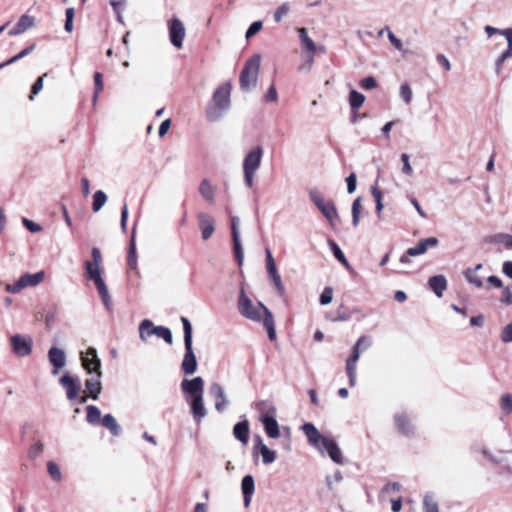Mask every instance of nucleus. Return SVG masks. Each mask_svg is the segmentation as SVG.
Masks as SVG:
<instances>
[{
  "mask_svg": "<svg viewBox=\"0 0 512 512\" xmlns=\"http://www.w3.org/2000/svg\"><path fill=\"white\" fill-rule=\"evenodd\" d=\"M12 351L20 356L26 357L32 351L33 340L29 335L15 334L10 338Z\"/></svg>",
  "mask_w": 512,
  "mask_h": 512,
  "instance_id": "ddd939ff",
  "label": "nucleus"
},
{
  "mask_svg": "<svg viewBox=\"0 0 512 512\" xmlns=\"http://www.w3.org/2000/svg\"><path fill=\"white\" fill-rule=\"evenodd\" d=\"M394 419H395L397 429L401 433H403L405 435H409L413 432L412 425L406 415L396 414Z\"/></svg>",
  "mask_w": 512,
  "mask_h": 512,
  "instance_id": "72a5a7b5",
  "label": "nucleus"
},
{
  "mask_svg": "<svg viewBox=\"0 0 512 512\" xmlns=\"http://www.w3.org/2000/svg\"><path fill=\"white\" fill-rule=\"evenodd\" d=\"M387 30V36H388V39L389 41L391 42V44L398 50V51H403V43L400 39H398L395 34L389 29V28H386Z\"/></svg>",
  "mask_w": 512,
  "mask_h": 512,
  "instance_id": "4d7b16f0",
  "label": "nucleus"
},
{
  "mask_svg": "<svg viewBox=\"0 0 512 512\" xmlns=\"http://www.w3.org/2000/svg\"><path fill=\"white\" fill-rule=\"evenodd\" d=\"M362 210V203H361V197H357L353 203L351 208L352 213V225L353 227H358L360 223V214Z\"/></svg>",
  "mask_w": 512,
  "mask_h": 512,
  "instance_id": "c9c22d12",
  "label": "nucleus"
},
{
  "mask_svg": "<svg viewBox=\"0 0 512 512\" xmlns=\"http://www.w3.org/2000/svg\"><path fill=\"white\" fill-rule=\"evenodd\" d=\"M400 98L405 104H410L413 99V92L408 83H402L399 88Z\"/></svg>",
  "mask_w": 512,
  "mask_h": 512,
  "instance_id": "ea45409f",
  "label": "nucleus"
},
{
  "mask_svg": "<svg viewBox=\"0 0 512 512\" xmlns=\"http://www.w3.org/2000/svg\"><path fill=\"white\" fill-rule=\"evenodd\" d=\"M45 76H47V74H44L41 77H39L33 84L32 89H31V94L29 96L30 100H33L34 95L38 94L43 89V79Z\"/></svg>",
  "mask_w": 512,
  "mask_h": 512,
  "instance_id": "6e6d98bb",
  "label": "nucleus"
},
{
  "mask_svg": "<svg viewBox=\"0 0 512 512\" xmlns=\"http://www.w3.org/2000/svg\"><path fill=\"white\" fill-rule=\"evenodd\" d=\"M424 512H439L438 504L430 494L424 497Z\"/></svg>",
  "mask_w": 512,
  "mask_h": 512,
  "instance_id": "a18cd8bd",
  "label": "nucleus"
},
{
  "mask_svg": "<svg viewBox=\"0 0 512 512\" xmlns=\"http://www.w3.org/2000/svg\"><path fill=\"white\" fill-rule=\"evenodd\" d=\"M184 330L185 354L181 363L183 372L187 375L194 374L197 370V360L192 348V325L186 317H181Z\"/></svg>",
  "mask_w": 512,
  "mask_h": 512,
  "instance_id": "20e7f679",
  "label": "nucleus"
},
{
  "mask_svg": "<svg viewBox=\"0 0 512 512\" xmlns=\"http://www.w3.org/2000/svg\"><path fill=\"white\" fill-rule=\"evenodd\" d=\"M428 285L437 297H442L447 288V280L443 275L432 276L428 280Z\"/></svg>",
  "mask_w": 512,
  "mask_h": 512,
  "instance_id": "bb28decb",
  "label": "nucleus"
},
{
  "mask_svg": "<svg viewBox=\"0 0 512 512\" xmlns=\"http://www.w3.org/2000/svg\"><path fill=\"white\" fill-rule=\"evenodd\" d=\"M81 361L83 367L87 370L88 373H96L98 377L102 376V372L100 370L101 361L97 356V351L95 348L90 347L85 353L82 352Z\"/></svg>",
  "mask_w": 512,
  "mask_h": 512,
  "instance_id": "2eb2a0df",
  "label": "nucleus"
},
{
  "mask_svg": "<svg viewBox=\"0 0 512 512\" xmlns=\"http://www.w3.org/2000/svg\"><path fill=\"white\" fill-rule=\"evenodd\" d=\"M48 359L53 366L52 374L57 375L59 370L66 365V354L63 349L52 347L48 351Z\"/></svg>",
  "mask_w": 512,
  "mask_h": 512,
  "instance_id": "412c9836",
  "label": "nucleus"
},
{
  "mask_svg": "<svg viewBox=\"0 0 512 512\" xmlns=\"http://www.w3.org/2000/svg\"><path fill=\"white\" fill-rule=\"evenodd\" d=\"M100 378L101 377H98V375H96V378H90L85 381V387L86 390L89 392V397H91L94 400L98 399L102 390Z\"/></svg>",
  "mask_w": 512,
  "mask_h": 512,
  "instance_id": "7c9ffc66",
  "label": "nucleus"
},
{
  "mask_svg": "<svg viewBox=\"0 0 512 512\" xmlns=\"http://www.w3.org/2000/svg\"><path fill=\"white\" fill-rule=\"evenodd\" d=\"M35 48V45L32 44L31 46L23 49L20 53H18L17 55L13 56L12 58H10L8 60V63H14L20 59H22L23 57L27 56L31 51H33Z\"/></svg>",
  "mask_w": 512,
  "mask_h": 512,
  "instance_id": "e2e57ef3",
  "label": "nucleus"
},
{
  "mask_svg": "<svg viewBox=\"0 0 512 512\" xmlns=\"http://www.w3.org/2000/svg\"><path fill=\"white\" fill-rule=\"evenodd\" d=\"M436 60L446 71L451 70V63L445 55L438 54Z\"/></svg>",
  "mask_w": 512,
  "mask_h": 512,
  "instance_id": "338daca9",
  "label": "nucleus"
},
{
  "mask_svg": "<svg viewBox=\"0 0 512 512\" xmlns=\"http://www.w3.org/2000/svg\"><path fill=\"white\" fill-rule=\"evenodd\" d=\"M216 187L208 179L202 180L199 186L200 195L210 204L215 202Z\"/></svg>",
  "mask_w": 512,
  "mask_h": 512,
  "instance_id": "c85d7f7f",
  "label": "nucleus"
},
{
  "mask_svg": "<svg viewBox=\"0 0 512 512\" xmlns=\"http://www.w3.org/2000/svg\"><path fill=\"white\" fill-rule=\"evenodd\" d=\"M299 39L304 47L310 55L308 56L307 61L304 64H301L298 69L299 71L308 72L310 71L313 62H314V54L316 52L317 46L315 42L309 37L307 29L306 28H299L297 30Z\"/></svg>",
  "mask_w": 512,
  "mask_h": 512,
  "instance_id": "f8f14e48",
  "label": "nucleus"
},
{
  "mask_svg": "<svg viewBox=\"0 0 512 512\" xmlns=\"http://www.w3.org/2000/svg\"><path fill=\"white\" fill-rule=\"evenodd\" d=\"M95 91L93 95V104H96L99 93L103 90V76L100 72L94 74Z\"/></svg>",
  "mask_w": 512,
  "mask_h": 512,
  "instance_id": "c03bdc74",
  "label": "nucleus"
},
{
  "mask_svg": "<svg viewBox=\"0 0 512 512\" xmlns=\"http://www.w3.org/2000/svg\"><path fill=\"white\" fill-rule=\"evenodd\" d=\"M465 274H466V278H467L469 283L475 285L476 287H481L482 286V280L475 273V271H473L472 269H468Z\"/></svg>",
  "mask_w": 512,
  "mask_h": 512,
  "instance_id": "603ef678",
  "label": "nucleus"
},
{
  "mask_svg": "<svg viewBox=\"0 0 512 512\" xmlns=\"http://www.w3.org/2000/svg\"><path fill=\"white\" fill-rule=\"evenodd\" d=\"M265 254H266V269H267L268 275L278 271L271 251L269 249H266Z\"/></svg>",
  "mask_w": 512,
  "mask_h": 512,
  "instance_id": "49530a36",
  "label": "nucleus"
},
{
  "mask_svg": "<svg viewBox=\"0 0 512 512\" xmlns=\"http://www.w3.org/2000/svg\"><path fill=\"white\" fill-rule=\"evenodd\" d=\"M501 35L506 38L508 48L495 61V70L497 75L500 74L502 65L505 60L512 58V28L502 30Z\"/></svg>",
  "mask_w": 512,
  "mask_h": 512,
  "instance_id": "4be33fe9",
  "label": "nucleus"
},
{
  "mask_svg": "<svg viewBox=\"0 0 512 512\" xmlns=\"http://www.w3.org/2000/svg\"><path fill=\"white\" fill-rule=\"evenodd\" d=\"M102 425L107 428L112 435L118 436L121 433V427L112 414H106L101 420Z\"/></svg>",
  "mask_w": 512,
  "mask_h": 512,
  "instance_id": "473e14b6",
  "label": "nucleus"
},
{
  "mask_svg": "<svg viewBox=\"0 0 512 512\" xmlns=\"http://www.w3.org/2000/svg\"><path fill=\"white\" fill-rule=\"evenodd\" d=\"M155 335L162 338L166 343L172 344L173 337L169 328L164 326H155L149 319L143 320L139 325V337L146 341L148 337Z\"/></svg>",
  "mask_w": 512,
  "mask_h": 512,
  "instance_id": "9d476101",
  "label": "nucleus"
},
{
  "mask_svg": "<svg viewBox=\"0 0 512 512\" xmlns=\"http://www.w3.org/2000/svg\"><path fill=\"white\" fill-rule=\"evenodd\" d=\"M59 382L66 390V396L69 400H74L78 397L81 386L77 378L65 374L60 378Z\"/></svg>",
  "mask_w": 512,
  "mask_h": 512,
  "instance_id": "aec40b11",
  "label": "nucleus"
},
{
  "mask_svg": "<svg viewBox=\"0 0 512 512\" xmlns=\"http://www.w3.org/2000/svg\"><path fill=\"white\" fill-rule=\"evenodd\" d=\"M86 411H87L86 419H87L88 423H90V424L99 423L100 417H101V412L98 407H96L94 405H89V406H87Z\"/></svg>",
  "mask_w": 512,
  "mask_h": 512,
  "instance_id": "58836bf2",
  "label": "nucleus"
},
{
  "mask_svg": "<svg viewBox=\"0 0 512 512\" xmlns=\"http://www.w3.org/2000/svg\"><path fill=\"white\" fill-rule=\"evenodd\" d=\"M264 99L266 102H277L278 100V93L276 91V88L272 85L267 90Z\"/></svg>",
  "mask_w": 512,
  "mask_h": 512,
  "instance_id": "0e129e2a",
  "label": "nucleus"
},
{
  "mask_svg": "<svg viewBox=\"0 0 512 512\" xmlns=\"http://www.w3.org/2000/svg\"><path fill=\"white\" fill-rule=\"evenodd\" d=\"M262 28V22L261 21H255L253 22L248 30L246 31V35L245 37L247 39L251 38L252 36H254L256 33H258Z\"/></svg>",
  "mask_w": 512,
  "mask_h": 512,
  "instance_id": "bf43d9fd",
  "label": "nucleus"
},
{
  "mask_svg": "<svg viewBox=\"0 0 512 512\" xmlns=\"http://www.w3.org/2000/svg\"><path fill=\"white\" fill-rule=\"evenodd\" d=\"M169 37L172 45L178 49L182 48L185 38V27L178 18H172L168 23Z\"/></svg>",
  "mask_w": 512,
  "mask_h": 512,
  "instance_id": "4468645a",
  "label": "nucleus"
},
{
  "mask_svg": "<svg viewBox=\"0 0 512 512\" xmlns=\"http://www.w3.org/2000/svg\"><path fill=\"white\" fill-rule=\"evenodd\" d=\"M262 155L263 149L260 146H257L253 150H251L244 158V182L248 188H251L254 184L255 173L260 168Z\"/></svg>",
  "mask_w": 512,
  "mask_h": 512,
  "instance_id": "6e6552de",
  "label": "nucleus"
},
{
  "mask_svg": "<svg viewBox=\"0 0 512 512\" xmlns=\"http://www.w3.org/2000/svg\"><path fill=\"white\" fill-rule=\"evenodd\" d=\"M233 434L244 445L248 442L249 437V423L247 420L238 422L233 428Z\"/></svg>",
  "mask_w": 512,
  "mask_h": 512,
  "instance_id": "c756f323",
  "label": "nucleus"
},
{
  "mask_svg": "<svg viewBox=\"0 0 512 512\" xmlns=\"http://www.w3.org/2000/svg\"><path fill=\"white\" fill-rule=\"evenodd\" d=\"M289 12L288 4H282L274 13V20L279 23L282 18Z\"/></svg>",
  "mask_w": 512,
  "mask_h": 512,
  "instance_id": "13d9d810",
  "label": "nucleus"
},
{
  "mask_svg": "<svg viewBox=\"0 0 512 512\" xmlns=\"http://www.w3.org/2000/svg\"><path fill=\"white\" fill-rule=\"evenodd\" d=\"M231 84L224 83L213 93L211 102L206 108V117L210 122L220 120L230 107Z\"/></svg>",
  "mask_w": 512,
  "mask_h": 512,
  "instance_id": "7ed1b4c3",
  "label": "nucleus"
},
{
  "mask_svg": "<svg viewBox=\"0 0 512 512\" xmlns=\"http://www.w3.org/2000/svg\"><path fill=\"white\" fill-rule=\"evenodd\" d=\"M239 218L237 216L231 217V232H232V239H233V246H234V253L236 257V261L239 265H242L244 260V251L240 239V232H239Z\"/></svg>",
  "mask_w": 512,
  "mask_h": 512,
  "instance_id": "dca6fc26",
  "label": "nucleus"
},
{
  "mask_svg": "<svg viewBox=\"0 0 512 512\" xmlns=\"http://www.w3.org/2000/svg\"><path fill=\"white\" fill-rule=\"evenodd\" d=\"M501 339L504 343L512 342V320L511 323L504 327L501 334Z\"/></svg>",
  "mask_w": 512,
  "mask_h": 512,
  "instance_id": "680f3d73",
  "label": "nucleus"
},
{
  "mask_svg": "<svg viewBox=\"0 0 512 512\" xmlns=\"http://www.w3.org/2000/svg\"><path fill=\"white\" fill-rule=\"evenodd\" d=\"M42 451H43V444L38 442L30 448L29 455L31 458H36L37 456H39L42 453Z\"/></svg>",
  "mask_w": 512,
  "mask_h": 512,
  "instance_id": "774afa93",
  "label": "nucleus"
},
{
  "mask_svg": "<svg viewBox=\"0 0 512 512\" xmlns=\"http://www.w3.org/2000/svg\"><path fill=\"white\" fill-rule=\"evenodd\" d=\"M269 277L272 281V283L274 284L275 286V289L277 291V293L279 294V296H284L285 295V287L282 283V280H281V276L279 274L278 271L274 272V273H271L269 274Z\"/></svg>",
  "mask_w": 512,
  "mask_h": 512,
  "instance_id": "79ce46f5",
  "label": "nucleus"
},
{
  "mask_svg": "<svg viewBox=\"0 0 512 512\" xmlns=\"http://www.w3.org/2000/svg\"><path fill=\"white\" fill-rule=\"evenodd\" d=\"M333 299V290L330 287L324 288L320 295V303L321 305H328L332 302Z\"/></svg>",
  "mask_w": 512,
  "mask_h": 512,
  "instance_id": "09e8293b",
  "label": "nucleus"
},
{
  "mask_svg": "<svg viewBox=\"0 0 512 512\" xmlns=\"http://www.w3.org/2000/svg\"><path fill=\"white\" fill-rule=\"evenodd\" d=\"M492 244L503 245L507 249H512V235L506 233H498L486 239Z\"/></svg>",
  "mask_w": 512,
  "mask_h": 512,
  "instance_id": "2f4dec72",
  "label": "nucleus"
},
{
  "mask_svg": "<svg viewBox=\"0 0 512 512\" xmlns=\"http://www.w3.org/2000/svg\"><path fill=\"white\" fill-rule=\"evenodd\" d=\"M198 225L202 233L203 240H208L214 233V219L208 213L200 212L198 214Z\"/></svg>",
  "mask_w": 512,
  "mask_h": 512,
  "instance_id": "5701e85b",
  "label": "nucleus"
},
{
  "mask_svg": "<svg viewBox=\"0 0 512 512\" xmlns=\"http://www.w3.org/2000/svg\"><path fill=\"white\" fill-rule=\"evenodd\" d=\"M107 202V195L102 190H98L93 195L92 209L94 212L100 211Z\"/></svg>",
  "mask_w": 512,
  "mask_h": 512,
  "instance_id": "e433bc0d",
  "label": "nucleus"
},
{
  "mask_svg": "<svg viewBox=\"0 0 512 512\" xmlns=\"http://www.w3.org/2000/svg\"><path fill=\"white\" fill-rule=\"evenodd\" d=\"M261 56L253 55L249 58L240 74V86L244 90H251L257 84L258 74L260 70Z\"/></svg>",
  "mask_w": 512,
  "mask_h": 512,
  "instance_id": "0eeeda50",
  "label": "nucleus"
},
{
  "mask_svg": "<svg viewBox=\"0 0 512 512\" xmlns=\"http://www.w3.org/2000/svg\"><path fill=\"white\" fill-rule=\"evenodd\" d=\"M241 491L243 494V503L246 508L251 504L255 492V481L252 475H246L241 481Z\"/></svg>",
  "mask_w": 512,
  "mask_h": 512,
  "instance_id": "b1692460",
  "label": "nucleus"
},
{
  "mask_svg": "<svg viewBox=\"0 0 512 512\" xmlns=\"http://www.w3.org/2000/svg\"><path fill=\"white\" fill-rule=\"evenodd\" d=\"M44 279V272L40 271L34 274L25 273L15 283L7 284L5 290L8 293L17 294L25 288L35 287Z\"/></svg>",
  "mask_w": 512,
  "mask_h": 512,
  "instance_id": "9b49d317",
  "label": "nucleus"
},
{
  "mask_svg": "<svg viewBox=\"0 0 512 512\" xmlns=\"http://www.w3.org/2000/svg\"><path fill=\"white\" fill-rule=\"evenodd\" d=\"M302 430L306 435L309 444L315 447L321 454H323L321 444H323V439H326L327 436L320 434L318 429L312 423H305L302 426Z\"/></svg>",
  "mask_w": 512,
  "mask_h": 512,
  "instance_id": "a211bd4d",
  "label": "nucleus"
},
{
  "mask_svg": "<svg viewBox=\"0 0 512 512\" xmlns=\"http://www.w3.org/2000/svg\"><path fill=\"white\" fill-rule=\"evenodd\" d=\"M255 448L259 449L264 464L268 465L275 461L276 452L269 449V447L262 442V439L260 437L256 439Z\"/></svg>",
  "mask_w": 512,
  "mask_h": 512,
  "instance_id": "cd10ccee",
  "label": "nucleus"
},
{
  "mask_svg": "<svg viewBox=\"0 0 512 512\" xmlns=\"http://www.w3.org/2000/svg\"><path fill=\"white\" fill-rule=\"evenodd\" d=\"M309 197L330 226L334 228L336 221L339 219V214L333 200L326 199L317 189H311Z\"/></svg>",
  "mask_w": 512,
  "mask_h": 512,
  "instance_id": "423d86ee",
  "label": "nucleus"
},
{
  "mask_svg": "<svg viewBox=\"0 0 512 512\" xmlns=\"http://www.w3.org/2000/svg\"><path fill=\"white\" fill-rule=\"evenodd\" d=\"M65 16L66 20L64 29L66 32L71 33L73 31L74 8H68L65 12Z\"/></svg>",
  "mask_w": 512,
  "mask_h": 512,
  "instance_id": "de8ad7c7",
  "label": "nucleus"
},
{
  "mask_svg": "<svg viewBox=\"0 0 512 512\" xmlns=\"http://www.w3.org/2000/svg\"><path fill=\"white\" fill-rule=\"evenodd\" d=\"M348 102L351 110L355 112L365 102V96L362 93L352 89L349 93Z\"/></svg>",
  "mask_w": 512,
  "mask_h": 512,
  "instance_id": "f704fd0d",
  "label": "nucleus"
},
{
  "mask_svg": "<svg viewBox=\"0 0 512 512\" xmlns=\"http://www.w3.org/2000/svg\"><path fill=\"white\" fill-rule=\"evenodd\" d=\"M47 468H48V472H49L50 476L54 480L59 481L61 479V472L56 463H54L52 461L48 462Z\"/></svg>",
  "mask_w": 512,
  "mask_h": 512,
  "instance_id": "864d4df0",
  "label": "nucleus"
},
{
  "mask_svg": "<svg viewBox=\"0 0 512 512\" xmlns=\"http://www.w3.org/2000/svg\"><path fill=\"white\" fill-rule=\"evenodd\" d=\"M401 161L403 163L402 172L407 176H411L413 174V169L409 161V155L403 153L401 155Z\"/></svg>",
  "mask_w": 512,
  "mask_h": 512,
  "instance_id": "5fc2aeb1",
  "label": "nucleus"
},
{
  "mask_svg": "<svg viewBox=\"0 0 512 512\" xmlns=\"http://www.w3.org/2000/svg\"><path fill=\"white\" fill-rule=\"evenodd\" d=\"M85 271L86 277L93 281L98 290L99 296L104 304V306L108 309H112V299L110 297L108 287L106 286L102 276H101V265L91 264L90 261L85 262Z\"/></svg>",
  "mask_w": 512,
  "mask_h": 512,
  "instance_id": "39448f33",
  "label": "nucleus"
},
{
  "mask_svg": "<svg viewBox=\"0 0 512 512\" xmlns=\"http://www.w3.org/2000/svg\"><path fill=\"white\" fill-rule=\"evenodd\" d=\"M261 411L260 422L264 426V431L269 438L276 439L280 436V427L274 416L276 409L273 406L267 407L264 402L258 404Z\"/></svg>",
  "mask_w": 512,
  "mask_h": 512,
  "instance_id": "1a4fd4ad",
  "label": "nucleus"
},
{
  "mask_svg": "<svg viewBox=\"0 0 512 512\" xmlns=\"http://www.w3.org/2000/svg\"><path fill=\"white\" fill-rule=\"evenodd\" d=\"M364 342H367V343H366V345H365V347H364V349H367L368 347H370V345H371V341H370V339H369L368 337H366V336H361V337L357 340V342H356L355 346L353 347V352H354V353H360L361 343H364Z\"/></svg>",
  "mask_w": 512,
  "mask_h": 512,
  "instance_id": "69168bd1",
  "label": "nucleus"
},
{
  "mask_svg": "<svg viewBox=\"0 0 512 512\" xmlns=\"http://www.w3.org/2000/svg\"><path fill=\"white\" fill-rule=\"evenodd\" d=\"M210 396L215 401V409L223 412L229 404L224 387L218 382H214L209 387Z\"/></svg>",
  "mask_w": 512,
  "mask_h": 512,
  "instance_id": "f3484780",
  "label": "nucleus"
},
{
  "mask_svg": "<svg viewBox=\"0 0 512 512\" xmlns=\"http://www.w3.org/2000/svg\"><path fill=\"white\" fill-rule=\"evenodd\" d=\"M438 239L436 237H429L426 239H422L418 242V244L414 247L408 249V255L411 256H420L427 252L429 248L436 247L438 245Z\"/></svg>",
  "mask_w": 512,
  "mask_h": 512,
  "instance_id": "393cba45",
  "label": "nucleus"
},
{
  "mask_svg": "<svg viewBox=\"0 0 512 512\" xmlns=\"http://www.w3.org/2000/svg\"><path fill=\"white\" fill-rule=\"evenodd\" d=\"M500 408L504 414L512 413V394H503L500 398Z\"/></svg>",
  "mask_w": 512,
  "mask_h": 512,
  "instance_id": "a19ab883",
  "label": "nucleus"
},
{
  "mask_svg": "<svg viewBox=\"0 0 512 512\" xmlns=\"http://www.w3.org/2000/svg\"><path fill=\"white\" fill-rule=\"evenodd\" d=\"M321 449H323V454L326 452L333 462L339 465L343 464L342 451L334 439L330 437L323 439Z\"/></svg>",
  "mask_w": 512,
  "mask_h": 512,
  "instance_id": "6ab92c4d",
  "label": "nucleus"
},
{
  "mask_svg": "<svg viewBox=\"0 0 512 512\" xmlns=\"http://www.w3.org/2000/svg\"><path fill=\"white\" fill-rule=\"evenodd\" d=\"M181 391L184 394L185 401L190 406V413L196 423H200L207 415L204 405V380L197 376L193 379H183Z\"/></svg>",
  "mask_w": 512,
  "mask_h": 512,
  "instance_id": "f03ea898",
  "label": "nucleus"
},
{
  "mask_svg": "<svg viewBox=\"0 0 512 512\" xmlns=\"http://www.w3.org/2000/svg\"><path fill=\"white\" fill-rule=\"evenodd\" d=\"M328 244H329L335 258L337 260H339L341 263H343L344 265L348 266V261L344 255V253L340 249V247L337 245V243L333 240H328Z\"/></svg>",
  "mask_w": 512,
  "mask_h": 512,
  "instance_id": "37998d69",
  "label": "nucleus"
},
{
  "mask_svg": "<svg viewBox=\"0 0 512 512\" xmlns=\"http://www.w3.org/2000/svg\"><path fill=\"white\" fill-rule=\"evenodd\" d=\"M35 24L34 17L30 15H22L15 26L9 31L10 36H16L24 33L28 29L32 28Z\"/></svg>",
  "mask_w": 512,
  "mask_h": 512,
  "instance_id": "a878e982",
  "label": "nucleus"
},
{
  "mask_svg": "<svg viewBox=\"0 0 512 512\" xmlns=\"http://www.w3.org/2000/svg\"><path fill=\"white\" fill-rule=\"evenodd\" d=\"M346 183H347V191L349 194H352L355 192L356 190V185H357V178H356V174L355 173H351L347 178H346Z\"/></svg>",
  "mask_w": 512,
  "mask_h": 512,
  "instance_id": "052dcab7",
  "label": "nucleus"
},
{
  "mask_svg": "<svg viewBox=\"0 0 512 512\" xmlns=\"http://www.w3.org/2000/svg\"><path fill=\"white\" fill-rule=\"evenodd\" d=\"M22 224L32 233H39L42 231V226L35 223L28 218H22Z\"/></svg>",
  "mask_w": 512,
  "mask_h": 512,
  "instance_id": "8fccbe9b",
  "label": "nucleus"
},
{
  "mask_svg": "<svg viewBox=\"0 0 512 512\" xmlns=\"http://www.w3.org/2000/svg\"><path fill=\"white\" fill-rule=\"evenodd\" d=\"M238 310L243 317L254 322H262L270 340L276 338L274 317L270 310L261 302L254 303L243 289L238 298Z\"/></svg>",
  "mask_w": 512,
  "mask_h": 512,
  "instance_id": "f257e3e1",
  "label": "nucleus"
},
{
  "mask_svg": "<svg viewBox=\"0 0 512 512\" xmlns=\"http://www.w3.org/2000/svg\"><path fill=\"white\" fill-rule=\"evenodd\" d=\"M371 194L374 197L375 204H376V213L379 219L382 218V210H383V203H382V192L378 189L377 185H373L370 189Z\"/></svg>",
  "mask_w": 512,
  "mask_h": 512,
  "instance_id": "4c0bfd02",
  "label": "nucleus"
},
{
  "mask_svg": "<svg viewBox=\"0 0 512 512\" xmlns=\"http://www.w3.org/2000/svg\"><path fill=\"white\" fill-rule=\"evenodd\" d=\"M359 85L364 90H372L377 87V81L374 77H366L359 82Z\"/></svg>",
  "mask_w": 512,
  "mask_h": 512,
  "instance_id": "3c124183",
  "label": "nucleus"
}]
</instances>
